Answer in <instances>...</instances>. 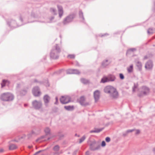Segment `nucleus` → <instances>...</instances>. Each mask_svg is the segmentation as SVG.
<instances>
[{
    "mask_svg": "<svg viewBox=\"0 0 155 155\" xmlns=\"http://www.w3.org/2000/svg\"><path fill=\"white\" fill-rule=\"evenodd\" d=\"M19 19L21 22L20 24H18L15 20L12 19H9L7 21V24L11 28H14L27 23L26 22V18L24 17V14L20 16ZM29 22H27V23Z\"/></svg>",
    "mask_w": 155,
    "mask_h": 155,
    "instance_id": "f257e3e1",
    "label": "nucleus"
},
{
    "mask_svg": "<svg viewBox=\"0 0 155 155\" xmlns=\"http://www.w3.org/2000/svg\"><path fill=\"white\" fill-rule=\"evenodd\" d=\"M105 93L109 94L111 97L114 99L117 98L118 96V93L116 88L111 86H107L104 89Z\"/></svg>",
    "mask_w": 155,
    "mask_h": 155,
    "instance_id": "f03ea898",
    "label": "nucleus"
},
{
    "mask_svg": "<svg viewBox=\"0 0 155 155\" xmlns=\"http://www.w3.org/2000/svg\"><path fill=\"white\" fill-rule=\"evenodd\" d=\"M61 49L58 44H56L54 46L50 53V57L51 59H56L58 58L59 54L61 52Z\"/></svg>",
    "mask_w": 155,
    "mask_h": 155,
    "instance_id": "7ed1b4c3",
    "label": "nucleus"
},
{
    "mask_svg": "<svg viewBox=\"0 0 155 155\" xmlns=\"http://www.w3.org/2000/svg\"><path fill=\"white\" fill-rule=\"evenodd\" d=\"M14 98L13 94L9 92L3 93L0 96L1 100L4 101H12Z\"/></svg>",
    "mask_w": 155,
    "mask_h": 155,
    "instance_id": "20e7f679",
    "label": "nucleus"
},
{
    "mask_svg": "<svg viewBox=\"0 0 155 155\" xmlns=\"http://www.w3.org/2000/svg\"><path fill=\"white\" fill-rule=\"evenodd\" d=\"M75 17V15L71 14L65 17L62 21V23L64 25H67L72 22Z\"/></svg>",
    "mask_w": 155,
    "mask_h": 155,
    "instance_id": "39448f33",
    "label": "nucleus"
},
{
    "mask_svg": "<svg viewBox=\"0 0 155 155\" xmlns=\"http://www.w3.org/2000/svg\"><path fill=\"white\" fill-rule=\"evenodd\" d=\"M101 147L100 145L95 140L91 141L90 148L91 150H96L99 149Z\"/></svg>",
    "mask_w": 155,
    "mask_h": 155,
    "instance_id": "423d86ee",
    "label": "nucleus"
},
{
    "mask_svg": "<svg viewBox=\"0 0 155 155\" xmlns=\"http://www.w3.org/2000/svg\"><path fill=\"white\" fill-rule=\"evenodd\" d=\"M33 107L36 110H39L41 108L42 103L41 101H37L35 100L32 102Z\"/></svg>",
    "mask_w": 155,
    "mask_h": 155,
    "instance_id": "0eeeda50",
    "label": "nucleus"
},
{
    "mask_svg": "<svg viewBox=\"0 0 155 155\" xmlns=\"http://www.w3.org/2000/svg\"><path fill=\"white\" fill-rule=\"evenodd\" d=\"M71 98L68 96H62L60 99L61 103L63 104H66L70 101Z\"/></svg>",
    "mask_w": 155,
    "mask_h": 155,
    "instance_id": "6e6552de",
    "label": "nucleus"
},
{
    "mask_svg": "<svg viewBox=\"0 0 155 155\" xmlns=\"http://www.w3.org/2000/svg\"><path fill=\"white\" fill-rule=\"evenodd\" d=\"M149 88L143 86L142 87V91L140 93L138 94V95L140 97H141L143 95H147L149 93Z\"/></svg>",
    "mask_w": 155,
    "mask_h": 155,
    "instance_id": "1a4fd4ad",
    "label": "nucleus"
},
{
    "mask_svg": "<svg viewBox=\"0 0 155 155\" xmlns=\"http://www.w3.org/2000/svg\"><path fill=\"white\" fill-rule=\"evenodd\" d=\"M32 92L34 95L36 97L39 96L41 94L39 88L38 86L35 87L33 88Z\"/></svg>",
    "mask_w": 155,
    "mask_h": 155,
    "instance_id": "9d476101",
    "label": "nucleus"
},
{
    "mask_svg": "<svg viewBox=\"0 0 155 155\" xmlns=\"http://www.w3.org/2000/svg\"><path fill=\"white\" fill-rule=\"evenodd\" d=\"M68 74H78L80 73V71L77 69H70L66 71Z\"/></svg>",
    "mask_w": 155,
    "mask_h": 155,
    "instance_id": "9b49d317",
    "label": "nucleus"
},
{
    "mask_svg": "<svg viewBox=\"0 0 155 155\" xmlns=\"http://www.w3.org/2000/svg\"><path fill=\"white\" fill-rule=\"evenodd\" d=\"M28 88L26 87L20 91H18L17 93L18 94L21 96H24L27 93L28 91Z\"/></svg>",
    "mask_w": 155,
    "mask_h": 155,
    "instance_id": "f8f14e48",
    "label": "nucleus"
},
{
    "mask_svg": "<svg viewBox=\"0 0 155 155\" xmlns=\"http://www.w3.org/2000/svg\"><path fill=\"white\" fill-rule=\"evenodd\" d=\"M50 99V97L47 94L45 95L44 96L43 100L45 105L46 106H48V104L49 103Z\"/></svg>",
    "mask_w": 155,
    "mask_h": 155,
    "instance_id": "ddd939ff",
    "label": "nucleus"
},
{
    "mask_svg": "<svg viewBox=\"0 0 155 155\" xmlns=\"http://www.w3.org/2000/svg\"><path fill=\"white\" fill-rule=\"evenodd\" d=\"M153 67V62L151 60H149L145 64V68L148 70L152 68Z\"/></svg>",
    "mask_w": 155,
    "mask_h": 155,
    "instance_id": "4468645a",
    "label": "nucleus"
},
{
    "mask_svg": "<svg viewBox=\"0 0 155 155\" xmlns=\"http://www.w3.org/2000/svg\"><path fill=\"white\" fill-rule=\"evenodd\" d=\"M100 94V92L98 90H96L94 92V95L95 101H97L99 99Z\"/></svg>",
    "mask_w": 155,
    "mask_h": 155,
    "instance_id": "2eb2a0df",
    "label": "nucleus"
},
{
    "mask_svg": "<svg viewBox=\"0 0 155 155\" xmlns=\"http://www.w3.org/2000/svg\"><path fill=\"white\" fill-rule=\"evenodd\" d=\"M108 82L114 81L116 79V77L113 74H109L107 76Z\"/></svg>",
    "mask_w": 155,
    "mask_h": 155,
    "instance_id": "dca6fc26",
    "label": "nucleus"
},
{
    "mask_svg": "<svg viewBox=\"0 0 155 155\" xmlns=\"http://www.w3.org/2000/svg\"><path fill=\"white\" fill-rule=\"evenodd\" d=\"M85 98L84 97H81L79 100V102L81 105H82L86 106L88 105L89 104L88 103H85Z\"/></svg>",
    "mask_w": 155,
    "mask_h": 155,
    "instance_id": "f3484780",
    "label": "nucleus"
},
{
    "mask_svg": "<svg viewBox=\"0 0 155 155\" xmlns=\"http://www.w3.org/2000/svg\"><path fill=\"white\" fill-rule=\"evenodd\" d=\"M58 12L59 16L61 18L63 14V11L62 7L60 5H58Z\"/></svg>",
    "mask_w": 155,
    "mask_h": 155,
    "instance_id": "a211bd4d",
    "label": "nucleus"
},
{
    "mask_svg": "<svg viewBox=\"0 0 155 155\" xmlns=\"http://www.w3.org/2000/svg\"><path fill=\"white\" fill-rule=\"evenodd\" d=\"M79 18L80 21L82 22L85 23V20L83 14L81 11H80L79 12Z\"/></svg>",
    "mask_w": 155,
    "mask_h": 155,
    "instance_id": "6ab92c4d",
    "label": "nucleus"
},
{
    "mask_svg": "<svg viewBox=\"0 0 155 155\" xmlns=\"http://www.w3.org/2000/svg\"><path fill=\"white\" fill-rule=\"evenodd\" d=\"M110 61L107 59H106L103 61L102 63V66L103 67H106L108 66L110 63Z\"/></svg>",
    "mask_w": 155,
    "mask_h": 155,
    "instance_id": "aec40b11",
    "label": "nucleus"
},
{
    "mask_svg": "<svg viewBox=\"0 0 155 155\" xmlns=\"http://www.w3.org/2000/svg\"><path fill=\"white\" fill-rule=\"evenodd\" d=\"M9 81L6 80H3L1 83L2 87H3L6 85H8L9 84Z\"/></svg>",
    "mask_w": 155,
    "mask_h": 155,
    "instance_id": "412c9836",
    "label": "nucleus"
},
{
    "mask_svg": "<svg viewBox=\"0 0 155 155\" xmlns=\"http://www.w3.org/2000/svg\"><path fill=\"white\" fill-rule=\"evenodd\" d=\"M46 137V135L40 137L38 138L36 140V141L37 142H41L43 141L46 140V139H44Z\"/></svg>",
    "mask_w": 155,
    "mask_h": 155,
    "instance_id": "4be33fe9",
    "label": "nucleus"
},
{
    "mask_svg": "<svg viewBox=\"0 0 155 155\" xmlns=\"http://www.w3.org/2000/svg\"><path fill=\"white\" fill-rule=\"evenodd\" d=\"M155 31V28H150L147 31V33L149 35L152 34L154 33Z\"/></svg>",
    "mask_w": 155,
    "mask_h": 155,
    "instance_id": "5701e85b",
    "label": "nucleus"
},
{
    "mask_svg": "<svg viewBox=\"0 0 155 155\" xmlns=\"http://www.w3.org/2000/svg\"><path fill=\"white\" fill-rule=\"evenodd\" d=\"M64 108L68 111H72L74 109L73 106H67L64 107Z\"/></svg>",
    "mask_w": 155,
    "mask_h": 155,
    "instance_id": "b1692460",
    "label": "nucleus"
},
{
    "mask_svg": "<svg viewBox=\"0 0 155 155\" xmlns=\"http://www.w3.org/2000/svg\"><path fill=\"white\" fill-rule=\"evenodd\" d=\"M38 134L37 133L34 131L33 130L31 131V132L29 133L28 135V139L30 138L31 137L32 135H35Z\"/></svg>",
    "mask_w": 155,
    "mask_h": 155,
    "instance_id": "393cba45",
    "label": "nucleus"
},
{
    "mask_svg": "<svg viewBox=\"0 0 155 155\" xmlns=\"http://www.w3.org/2000/svg\"><path fill=\"white\" fill-rule=\"evenodd\" d=\"M107 77H104L101 79V83H104L106 82H109Z\"/></svg>",
    "mask_w": 155,
    "mask_h": 155,
    "instance_id": "a878e982",
    "label": "nucleus"
},
{
    "mask_svg": "<svg viewBox=\"0 0 155 155\" xmlns=\"http://www.w3.org/2000/svg\"><path fill=\"white\" fill-rule=\"evenodd\" d=\"M44 131L46 135H49L50 134L51 130L48 127H46L44 130Z\"/></svg>",
    "mask_w": 155,
    "mask_h": 155,
    "instance_id": "bb28decb",
    "label": "nucleus"
},
{
    "mask_svg": "<svg viewBox=\"0 0 155 155\" xmlns=\"http://www.w3.org/2000/svg\"><path fill=\"white\" fill-rule=\"evenodd\" d=\"M54 16H51L48 18V19L49 21L47 22V23H51L52 22H55V21H54Z\"/></svg>",
    "mask_w": 155,
    "mask_h": 155,
    "instance_id": "cd10ccee",
    "label": "nucleus"
},
{
    "mask_svg": "<svg viewBox=\"0 0 155 155\" xmlns=\"http://www.w3.org/2000/svg\"><path fill=\"white\" fill-rule=\"evenodd\" d=\"M17 148V146L14 144H10L9 147V149L11 150L15 149Z\"/></svg>",
    "mask_w": 155,
    "mask_h": 155,
    "instance_id": "c85d7f7f",
    "label": "nucleus"
},
{
    "mask_svg": "<svg viewBox=\"0 0 155 155\" xmlns=\"http://www.w3.org/2000/svg\"><path fill=\"white\" fill-rule=\"evenodd\" d=\"M50 11L54 15H56L57 14V12L56 9L54 8H51Z\"/></svg>",
    "mask_w": 155,
    "mask_h": 155,
    "instance_id": "c756f323",
    "label": "nucleus"
},
{
    "mask_svg": "<svg viewBox=\"0 0 155 155\" xmlns=\"http://www.w3.org/2000/svg\"><path fill=\"white\" fill-rule=\"evenodd\" d=\"M65 71L63 69H61L59 71H57L54 73V74H64Z\"/></svg>",
    "mask_w": 155,
    "mask_h": 155,
    "instance_id": "7c9ffc66",
    "label": "nucleus"
},
{
    "mask_svg": "<svg viewBox=\"0 0 155 155\" xmlns=\"http://www.w3.org/2000/svg\"><path fill=\"white\" fill-rule=\"evenodd\" d=\"M59 146L58 145H56L54 147L53 150L55 152H58V151L59 150Z\"/></svg>",
    "mask_w": 155,
    "mask_h": 155,
    "instance_id": "2f4dec72",
    "label": "nucleus"
},
{
    "mask_svg": "<svg viewBox=\"0 0 155 155\" xmlns=\"http://www.w3.org/2000/svg\"><path fill=\"white\" fill-rule=\"evenodd\" d=\"M31 16L34 18H38L39 17V16L37 14H35L33 12H31Z\"/></svg>",
    "mask_w": 155,
    "mask_h": 155,
    "instance_id": "473e14b6",
    "label": "nucleus"
},
{
    "mask_svg": "<svg viewBox=\"0 0 155 155\" xmlns=\"http://www.w3.org/2000/svg\"><path fill=\"white\" fill-rule=\"evenodd\" d=\"M136 65L139 69H140L142 68V64L141 62L138 61L137 62Z\"/></svg>",
    "mask_w": 155,
    "mask_h": 155,
    "instance_id": "72a5a7b5",
    "label": "nucleus"
},
{
    "mask_svg": "<svg viewBox=\"0 0 155 155\" xmlns=\"http://www.w3.org/2000/svg\"><path fill=\"white\" fill-rule=\"evenodd\" d=\"M127 70L129 73L132 72L133 70V65H130V67L127 68Z\"/></svg>",
    "mask_w": 155,
    "mask_h": 155,
    "instance_id": "f704fd0d",
    "label": "nucleus"
},
{
    "mask_svg": "<svg viewBox=\"0 0 155 155\" xmlns=\"http://www.w3.org/2000/svg\"><path fill=\"white\" fill-rule=\"evenodd\" d=\"M81 82L84 84H86L88 82V81L87 80L83 78H81Z\"/></svg>",
    "mask_w": 155,
    "mask_h": 155,
    "instance_id": "c9c22d12",
    "label": "nucleus"
},
{
    "mask_svg": "<svg viewBox=\"0 0 155 155\" xmlns=\"http://www.w3.org/2000/svg\"><path fill=\"white\" fill-rule=\"evenodd\" d=\"M136 49L135 48H132L129 49L127 51V53H129L130 51L134 52L136 51Z\"/></svg>",
    "mask_w": 155,
    "mask_h": 155,
    "instance_id": "e433bc0d",
    "label": "nucleus"
},
{
    "mask_svg": "<svg viewBox=\"0 0 155 155\" xmlns=\"http://www.w3.org/2000/svg\"><path fill=\"white\" fill-rule=\"evenodd\" d=\"M86 137L84 135L80 139V141L79 142V143H81L82 142H83L85 139Z\"/></svg>",
    "mask_w": 155,
    "mask_h": 155,
    "instance_id": "4c0bfd02",
    "label": "nucleus"
},
{
    "mask_svg": "<svg viewBox=\"0 0 155 155\" xmlns=\"http://www.w3.org/2000/svg\"><path fill=\"white\" fill-rule=\"evenodd\" d=\"M103 129V128H101V129H95V133H99Z\"/></svg>",
    "mask_w": 155,
    "mask_h": 155,
    "instance_id": "58836bf2",
    "label": "nucleus"
},
{
    "mask_svg": "<svg viewBox=\"0 0 155 155\" xmlns=\"http://www.w3.org/2000/svg\"><path fill=\"white\" fill-rule=\"evenodd\" d=\"M59 153L58 152H51L50 155H59Z\"/></svg>",
    "mask_w": 155,
    "mask_h": 155,
    "instance_id": "ea45409f",
    "label": "nucleus"
},
{
    "mask_svg": "<svg viewBox=\"0 0 155 155\" xmlns=\"http://www.w3.org/2000/svg\"><path fill=\"white\" fill-rule=\"evenodd\" d=\"M137 84H134V86L133 88V92H134L135 91V90L136 88L137 87Z\"/></svg>",
    "mask_w": 155,
    "mask_h": 155,
    "instance_id": "a19ab883",
    "label": "nucleus"
},
{
    "mask_svg": "<svg viewBox=\"0 0 155 155\" xmlns=\"http://www.w3.org/2000/svg\"><path fill=\"white\" fill-rule=\"evenodd\" d=\"M108 35L109 34L107 33L104 34H100V35H99V36L101 37H105Z\"/></svg>",
    "mask_w": 155,
    "mask_h": 155,
    "instance_id": "79ce46f5",
    "label": "nucleus"
},
{
    "mask_svg": "<svg viewBox=\"0 0 155 155\" xmlns=\"http://www.w3.org/2000/svg\"><path fill=\"white\" fill-rule=\"evenodd\" d=\"M119 77L120 78L121 80H123L124 78V75L122 73L119 74Z\"/></svg>",
    "mask_w": 155,
    "mask_h": 155,
    "instance_id": "37998d69",
    "label": "nucleus"
},
{
    "mask_svg": "<svg viewBox=\"0 0 155 155\" xmlns=\"http://www.w3.org/2000/svg\"><path fill=\"white\" fill-rule=\"evenodd\" d=\"M68 57L71 58H74L75 55L74 54H69L68 55Z\"/></svg>",
    "mask_w": 155,
    "mask_h": 155,
    "instance_id": "c03bdc74",
    "label": "nucleus"
},
{
    "mask_svg": "<svg viewBox=\"0 0 155 155\" xmlns=\"http://www.w3.org/2000/svg\"><path fill=\"white\" fill-rule=\"evenodd\" d=\"M105 140L107 142H109L110 140V138L109 137H107L106 138Z\"/></svg>",
    "mask_w": 155,
    "mask_h": 155,
    "instance_id": "a18cd8bd",
    "label": "nucleus"
},
{
    "mask_svg": "<svg viewBox=\"0 0 155 155\" xmlns=\"http://www.w3.org/2000/svg\"><path fill=\"white\" fill-rule=\"evenodd\" d=\"M101 145L102 147H104L106 145V143L105 141H102Z\"/></svg>",
    "mask_w": 155,
    "mask_h": 155,
    "instance_id": "49530a36",
    "label": "nucleus"
},
{
    "mask_svg": "<svg viewBox=\"0 0 155 155\" xmlns=\"http://www.w3.org/2000/svg\"><path fill=\"white\" fill-rule=\"evenodd\" d=\"M55 100H56V101L54 103L55 104H58V97H55Z\"/></svg>",
    "mask_w": 155,
    "mask_h": 155,
    "instance_id": "de8ad7c7",
    "label": "nucleus"
},
{
    "mask_svg": "<svg viewBox=\"0 0 155 155\" xmlns=\"http://www.w3.org/2000/svg\"><path fill=\"white\" fill-rule=\"evenodd\" d=\"M134 129H132V130H127L126 131H127V133H130V132H132L134 130Z\"/></svg>",
    "mask_w": 155,
    "mask_h": 155,
    "instance_id": "09e8293b",
    "label": "nucleus"
},
{
    "mask_svg": "<svg viewBox=\"0 0 155 155\" xmlns=\"http://www.w3.org/2000/svg\"><path fill=\"white\" fill-rule=\"evenodd\" d=\"M44 150H40L36 152L35 154H34V155H36L37 154H38L39 153L41 152L42 151H44Z\"/></svg>",
    "mask_w": 155,
    "mask_h": 155,
    "instance_id": "8fccbe9b",
    "label": "nucleus"
},
{
    "mask_svg": "<svg viewBox=\"0 0 155 155\" xmlns=\"http://www.w3.org/2000/svg\"><path fill=\"white\" fill-rule=\"evenodd\" d=\"M140 133V130H137L136 131V134H138Z\"/></svg>",
    "mask_w": 155,
    "mask_h": 155,
    "instance_id": "3c124183",
    "label": "nucleus"
},
{
    "mask_svg": "<svg viewBox=\"0 0 155 155\" xmlns=\"http://www.w3.org/2000/svg\"><path fill=\"white\" fill-rule=\"evenodd\" d=\"M4 151V150L2 148L0 149V153L3 152Z\"/></svg>",
    "mask_w": 155,
    "mask_h": 155,
    "instance_id": "603ef678",
    "label": "nucleus"
},
{
    "mask_svg": "<svg viewBox=\"0 0 155 155\" xmlns=\"http://www.w3.org/2000/svg\"><path fill=\"white\" fill-rule=\"evenodd\" d=\"M90 133H95V130H91V131H90Z\"/></svg>",
    "mask_w": 155,
    "mask_h": 155,
    "instance_id": "864d4df0",
    "label": "nucleus"
},
{
    "mask_svg": "<svg viewBox=\"0 0 155 155\" xmlns=\"http://www.w3.org/2000/svg\"><path fill=\"white\" fill-rule=\"evenodd\" d=\"M127 131L124 133L123 134V136H125L127 135Z\"/></svg>",
    "mask_w": 155,
    "mask_h": 155,
    "instance_id": "5fc2aeb1",
    "label": "nucleus"
},
{
    "mask_svg": "<svg viewBox=\"0 0 155 155\" xmlns=\"http://www.w3.org/2000/svg\"><path fill=\"white\" fill-rule=\"evenodd\" d=\"M17 87L18 88L21 87L20 86V84H17Z\"/></svg>",
    "mask_w": 155,
    "mask_h": 155,
    "instance_id": "6e6d98bb",
    "label": "nucleus"
},
{
    "mask_svg": "<svg viewBox=\"0 0 155 155\" xmlns=\"http://www.w3.org/2000/svg\"><path fill=\"white\" fill-rule=\"evenodd\" d=\"M57 25L58 26H60L61 25V23L60 22L58 23Z\"/></svg>",
    "mask_w": 155,
    "mask_h": 155,
    "instance_id": "4d7b16f0",
    "label": "nucleus"
},
{
    "mask_svg": "<svg viewBox=\"0 0 155 155\" xmlns=\"http://www.w3.org/2000/svg\"><path fill=\"white\" fill-rule=\"evenodd\" d=\"M147 56H144V59H147Z\"/></svg>",
    "mask_w": 155,
    "mask_h": 155,
    "instance_id": "13d9d810",
    "label": "nucleus"
},
{
    "mask_svg": "<svg viewBox=\"0 0 155 155\" xmlns=\"http://www.w3.org/2000/svg\"><path fill=\"white\" fill-rule=\"evenodd\" d=\"M76 65L77 66H79V65L78 63L77 62H76Z\"/></svg>",
    "mask_w": 155,
    "mask_h": 155,
    "instance_id": "bf43d9fd",
    "label": "nucleus"
},
{
    "mask_svg": "<svg viewBox=\"0 0 155 155\" xmlns=\"http://www.w3.org/2000/svg\"><path fill=\"white\" fill-rule=\"evenodd\" d=\"M47 87L49 86V84L48 82V83L46 85Z\"/></svg>",
    "mask_w": 155,
    "mask_h": 155,
    "instance_id": "052dcab7",
    "label": "nucleus"
},
{
    "mask_svg": "<svg viewBox=\"0 0 155 155\" xmlns=\"http://www.w3.org/2000/svg\"><path fill=\"white\" fill-rule=\"evenodd\" d=\"M153 152L155 153V148H153Z\"/></svg>",
    "mask_w": 155,
    "mask_h": 155,
    "instance_id": "680f3d73",
    "label": "nucleus"
},
{
    "mask_svg": "<svg viewBox=\"0 0 155 155\" xmlns=\"http://www.w3.org/2000/svg\"><path fill=\"white\" fill-rule=\"evenodd\" d=\"M88 152H86V155H88Z\"/></svg>",
    "mask_w": 155,
    "mask_h": 155,
    "instance_id": "e2e57ef3",
    "label": "nucleus"
},
{
    "mask_svg": "<svg viewBox=\"0 0 155 155\" xmlns=\"http://www.w3.org/2000/svg\"><path fill=\"white\" fill-rule=\"evenodd\" d=\"M34 82H37V81L36 80H34Z\"/></svg>",
    "mask_w": 155,
    "mask_h": 155,
    "instance_id": "0e129e2a",
    "label": "nucleus"
},
{
    "mask_svg": "<svg viewBox=\"0 0 155 155\" xmlns=\"http://www.w3.org/2000/svg\"><path fill=\"white\" fill-rule=\"evenodd\" d=\"M50 139V138L49 137V138H48L47 139V140H49V139Z\"/></svg>",
    "mask_w": 155,
    "mask_h": 155,
    "instance_id": "69168bd1",
    "label": "nucleus"
},
{
    "mask_svg": "<svg viewBox=\"0 0 155 155\" xmlns=\"http://www.w3.org/2000/svg\"><path fill=\"white\" fill-rule=\"evenodd\" d=\"M25 106H27V105L26 104H25Z\"/></svg>",
    "mask_w": 155,
    "mask_h": 155,
    "instance_id": "338daca9",
    "label": "nucleus"
},
{
    "mask_svg": "<svg viewBox=\"0 0 155 155\" xmlns=\"http://www.w3.org/2000/svg\"><path fill=\"white\" fill-rule=\"evenodd\" d=\"M41 22H44V21H40Z\"/></svg>",
    "mask_w": 155,
    "mask_h": 155,
    "instance_id": "774afa93",
    "label": "nucleus"
}]
</instances>
